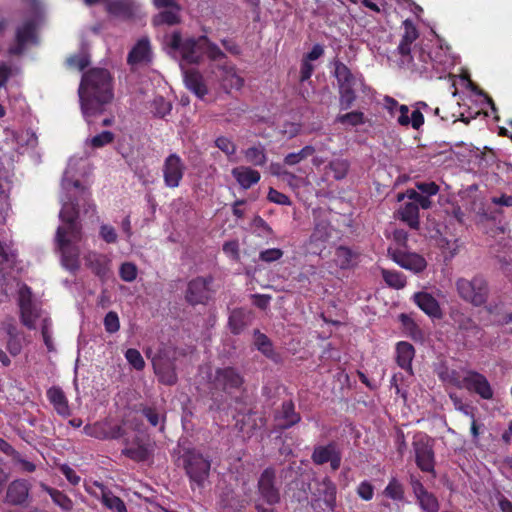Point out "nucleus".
I'll return each instance as SVG.
<instances>
[{"label": "nucleus", "instance_id": "20e7f679", "mask_svg": "<svg viewBox=\"0 0 512 512\" xmlns=\"http://www.w3.org/2000/svg\"><path fill=\"white\" fill-rule=\"evenodd\" d=\"M183 467L191 483L203 487L210 475L211 459L196 448L185 449L182 455Z\"/></svg>", "mask_w": 512, "mask_h": 512}, {"label": "nucleus", "instance_id": "7ed1b4c3", "mask_svg": "<svg viewBox=\"0 0 512 512\" xmlns=\"http://www.w3.org/2000/svg\"><path fill=\"white\" fill-rule=\"evenodd\" d=\"M455 286L458 296L474 307H480L488 300L489 285L482 275H475L471 279L460 277Z\"/></svg>", "mask_w": 512, "mask_h": 512}, {"label": "nucleus", "instance_id": "f3484780", "mask_svg": "<svg viewBox=\"0 0 512 512\" xmlns=\"http://www.w3.org/2000/svg\"><path fill=\"white\" fill-rule=\"evenodd\" d=\"M18 306L21 323L30 330L35 329V322L39 317V313L33 303L32 290L27 284H23L19 288Z\"/></svg>", "mask_w": 512, "mask_h": 512}, {"label": "nucleus", "instance_id": "7c9ffc66", "mask_svg": "<svg viewBox=\"0 0 512 512\" xmlns=\"http://www.w3.org/2000/svg\"><path fill=\"white\" fill-rule=\"evenodd\" d=\"M154 372L157 375L159 381L168 386L175 385L178 377L174 367V364L170 361L154 360L153 361Z\"/></svg>", "mask_w": 512, "mask_h": 512}, {"label": "nucleus", "instance_id": "680f3d73", "mask_svg": "<svg viewBox=\"0 0 512 512\" xmlns=\"http://www.w3.org/2000/svg\"><path fill=\"white\" fill-rule=\"evenodd\" d=\"M119 276L125 282H132L137 277V267L132 262H125L121 264L119 269Z\"/></svg>", "mask_w": 512, "mask_h": 512}, {"label": "nucleus", "instance_id": "ea45409f", "mask_svg": "<svg viewBox=\"0 0 512 512\" xmlns=\"http://www.w3.org/2000/svg\"><path fill=\"white\" fill-rule=\"evenodd\" d=\"M101 489V499L103 505L113 512H128L124 501L114 495L104 485H98Z\"/></svg>", "mask_w": 512, "mask_h": 512}, {"label": "nucleus", "instance_id": "cd10ccee", "mask_svg": "<svg viewBox=\"0 0 512 512\" xmlns=\"http://www.w3.org/2000/svg\"><path fill=\"white\" fill-rule=\"evenodd\" d=\"M186 88L194 93L199 99L204 100L208 94V88L202 74L197 69H187L184 72Z\"/></svg>", "mask_w": 512, "mask_h": 512}, {"label": "nucleus", "instance_id": "c9c22d12", "mask_svg": "<svg viewBox=\"0 0 512 512\" xmlns=\"http://www.w3.org/2000/svg\"><path fill=\"white\" fill-rule=\"evenodd\" d=\"M399 219L411 229L418 230L420 226L418 205L411 200L404 203L398 210Z\"/></svg>", "mask_w": 512, "mask_h": 512}, {"label": "nucleus", "instance_id": "6ab92c4d", "mask_svg": "<svg viewBox=\"0 0 512 512\" xmlns=\"http://www.w3.org/2000/svg\"><path fill=\"white\" fill-rule=\"evenodd\" d=\"M78 206L77 202H66L63 204L59 213V217L64 223L62 227L66 228L67 234L75 241H81L82 239V225L79 222Z\"/></svg>", "mask_w": 512, "mask_h": 512}, {"label": "nucleus", "instance_id": "a211bd4d", "mask_svg": "<svg viewBox=\"0 0 512 512\" xmlns=\"http://www.w3.org/2000/svg\"><path fill=\"white\" fill-rule=\"evenodd\" d=\"M31 483L24 478L14 479L7 485L5 503L11 506L28 507L31 502Z\"/></svg>", "mask_w": 512, "mask_h": 512}, {"label": "nucleus", "instance_id": "393cba45", "mask_svg": "<svg viewBox=\"0 0 512 512\" xmlns=\"http://www.w3.org/2000/svg\"><path fill=\"white\" fill-rule=\"evenodd\" d=\"M415 304L429 317L440 319L443 316L442 309L437 299L428 292H417L413 296Z\"/></svg>", "mask_w": 512, "mask_h": 512}, {"label": "nucleus", "instance_id": "79ce46f5", "mask_svg": "<svg viewBox=\"0 0 512 512\" xmlns=\"http://www.w3.org/2000/svg\"><path fill=\"white\" fill-rule=\"evenodd\" d=\"M139 411L141 414L146 418V420L149 422V424L153 427H159V430L161 432L165 429V414L161 415L156 407L154 406H148L141 404L139 406Z\"/></svg>", "mask_w": 512, "mask_h": 512}, {"label": "nucleus", "instance_id": "b1692460", "mask_svg": "<svg viewBox=\"0 0 512 512\" xmlns=\"http://www.w3.org/2000/svg\"><path fill=\"white\" fill-rule=\"evenodd\" d=\"M301 416L295 410L292 400L284 401L281 408L275 413L276 426L280 430H286L298 424Z\"/></svg>", "mask_w": 512, "mask_h": 512}, {"label": "nucleus", "instance_id": "58836bf2", "mask_svg": "<svg viewBox=\"0 0 512 512\" xmlns=\"http://www.w3.org/2000/svg\"><path fill=\"white\" fill-rule=\"evenodd\" d=\"M40 488L48 493L54 504L59 506L63 511L69 512L73 509V501L64 492L50 487L45 483H40Z\"/></svg>", "mask_w": 512, "mask_h": 512}, {"label": "nucleus", "instance_id": "2eb2a0df", "mask_svg": "<svg viewBox=\"0 0 512 512\" xmlns=\"http://www.w3.org/2000/svg\"><path fill=\"white\" fill-rule=\"evenodd\" d=\"M37 24L35 20H26L15 31L14 43L8 47L10 56H21L26 51L28 44H37Z\"/></svg>", "mask_w": 512, "mask_h": 512}, {"label": "nucleus", "instance_id": "72a5a7b5", "mask_svg": "<svg viewBox=\"0 0 512 512\" xmlns=\"http://www.w3.org/2000/svg\"><path fill=\"white\" fill-rule=\"evenodd\" d=\"M250 322V312L243 308H236L231 311L228 318V327L232 334L239 335Z\"/></svg>", "mask_w": 512, "mask_h": 512}, {"label": "nucleus", "instance_id": "603ef678", "mask_svg": "<svg viewBox=\"0 0 512 512\" xmlns=\"http://www.w3.org/2000/svg\"><path fill=\"white\" fill-rule=\"evenodd\" d=\"M382 277L385 283L394 289H402L406 286V277L403 273L398 271H391L387 269L382 270Z\"/></svg>", "mask_w": 512, "mask_h": 512}, {"label": "nucleus", "instance_id": "39448f33", "mask_svg": "<svg viewBox=\"0 0 512 512\" xmlns=\"http://www.w3.org/2000/svg\"><path fill=\"white\" fill-rule=\"evenodd\" d=\"M55 241L61 254V264L68 271L75 273L80 268V249L77 246L79 241H75L67 234L65 227H58Z\"/></svg>", "mask_w": 512, "mask_h": 512}, {"label": "nucleus", "instance_id": "a19ab883", "mask_svg": "<svg viewBox=\"0 0 512 512\" xmlns=\"http://www.w3.org/2000/svg\"><path fill=\"white\" fill-rule=\"evenodd\" d=\"M398 319L401 323L405 336L410 337L413 340H419L423 337L422 330L410 315L401 313L398 316Z\"/></svg>", "mask_w": 512, "mask_h": 512}, {"label": "nucleus", "instance_id": "f8f14e48", "mask_svg": "<svg viewBox=\"0 0 512 512\" xmlns=\"http://www.w3.org/2000/svg\"><path fill=\"white\" fill-rule=\"evenodd\" d=\"M213 281L214 278L211 275L191 279L187 284L185 300L192 306L208 304L214 293L211 288Z\"/></svg>", "mask_w": 512, "mask_h": 512}, {"label": "nucleus", "instance_id": "423d86ee", "mask_svg": "<svg viewBox=\"0 0 512 512\" xmlns=\"http://www.w3.org/2000/svg\"><path fill=\"white\" fill-rule=\"evenodd\" d=\"M212 385L216 390L232 396L245 390V379L237 368L226 366L215 370Z\"/></svg>", "mask_w": 512, "mask_h": 512}, {"label": "nucleus", "instance_id": "2f4dec72", "mask_svg": "<svg viewBox=\"0 0 512 512\" xmlns=\"http://www.w3.org/2000/svg\"><path fill=\"white\" fill-rule=\"evenodd\" d=\"M415 356V349L412 344L406 341H400L396 345V362L399 367L410 374L412 371V360Z\"/></svg>", "mask_w": 512, "mask_h": 512}, {"label": "nucleus", "instance_id": "5701e85b", "mask_svg": "<svg viewBox=\"0 0 512 512\" xmlns=\"http://www.w3.org/2000/svg\"><path fill=\"white\" fill-rule=\"evenodd\" d=\"M85 265L101 281L107 280L110 273L111 260L102 253L89 251L84 255Z\"/></svg>", "mask_w": 512, "mask_h": 512}, {"label": "nucleus", "instance_id": "4c0bfd02", "mask_svg": "<svg viewBox=\"0 0 512 512\" xmlns=\"http://www.w3.org/2000/svg\"><path fill=\"white\" fill-rule=\"evenodd\" d=\"M409 108L407 105H401L400 115L397 117V122L401 126L411 125L413 129L418 130L424 124V116L420 110L415 109L411 113V117L408 116Z\"/></svg>", "mask_w": 512, "mask_h": 512}, {"label": "nucleus", "instance_id": "aec40b11", "mask_svg": "<svg viewBox=\"0 0 512 512\" xmlns=\"http://www.w3.org/2000/svg\"><path fill=\"white\" fill-rule=\"evenodd\" d=\"M311 459L316 465L330 463L333 471L340 468L342 455L336 442L331 441L326 445H317L314 447Z\"/></svg>", "mask_w": 512, "mask_h": 512}, {"label": "nucleus", "instance_id": "c03bdc74", "mask_svg": "<svg viewBox=\"0 0 512 512\" xmlns=\"http://www.w3.org/2000/svg\"><path fill=\"white\" fill-rule=\"evenodd\" d=\"M199 41L202 43V55L205 54L211 61L226 59V54L206 35L199 36Z\"/></svg>", "mask_w": 512, "mask_h": 512}, {"label": "nucleus", "instance_id": "8fccbe9b", "mask_svg": "<svg viewBox=\"0 0 512 512\" xmlns=\"http://www.w3.org/2000/svg\"><path fill=\"white\" fill-rule=\"evenodd\" d=\"M316 152V149L312 145H306L298 152H292L287 154L283 162L285 165L294 166L299 164L300 162L306 160L308 157L312 156Z\"/></svg>", "mask_w": 512, "mask_h": 512}, {"label": "nucleus", "instance_id": "4d7b16f0", "mask_svg": "<svg viewBox=\"0 0 512 512\" xmlns=\"http://www.w3.org/2000/svg\"><path fill=\"white\" fill-rule=\"evenodd\" d=\"M336 121L341 124L358 126L365 123V115L361 111H352L346 114L338 115Z\"/></svg>", "mask_w": 512, "mask_h": 512}, {"label": "nucleus", "instance_id": "f03ea898", "mask_svg": "<svg viewBox=\"0 0 512 512\" xmlns=\"http://www.w3.org/2000/svg\"><path fill=\"white\" fill-rule=\"evenodd\" d=\"M333 65V75L338 85L339 105L341 110H348L353 106L356 100L355 87L358 83L363 84V76L362 74H354L351 69L340 60H335Z\"/></svg>", "mask_w": 512, "mask_h": 512}, {"label": "nucleus", "instance_id": "338daca9", "mask_svg": "<svg viewBox=\"0 0 512 512\" xmlns=\"http://www.w3.org/2000/svg\"><path fill=\"white\" fill-rule=\"evenodd\" d=\"M267 199L270 202L278 204V205L290 206L292 204V201L289 198V196H287L286 194H284L272 187L269 188V191L267 194Z\"/></svg>", "mask_w": 512, "mask_h": 512}, {"label": "nucleus", "instance_id": "412c9836", "mask_svg": "<svg viewBox=\"0 0 512 512\" xmlns=\"http://www.w3.org/2000/svg\"><path fill=\"white\" fill-rule=\"evenodd\" d=\"M153 4L157 9L165 8L153 18L155 26H174L181 22V6L175 0H153Z\"/></svg>", "mask_w": 512, "mask_h": 512}, {"label": "nucleus", "instance_id": "6e6d98bb", "mask_svg": "<svg viewBox=\"0 0 512 512\" xmlns=\"http://www.w3.org/2000/svg\"><path fill=\"white\" fill-rule=\"evenodd\" d=\"M151 107L154 116L159 118H164L166 115L170 114L172 110L171 103L162 96L155 97Z\"/></svg>", "mask_w": 512, "mask_h": 512}, {"label": "nucleus", "instance_id": "a18cd8bd", "mask_svg": "<svg viewBox=\"0 0 512 512\" xmlns=\"http://www.w3.org/2000/svg\"><path fill=\"white\" fill-rule=\"evenodd\" d=\"M244 157L246 161L253 166L262 167L267 162V155L264 146L261 144L252 146L244 150Z\"/></svg>", "mask_w": 512, "mask_h": 512}, {"label": "nucleus", "instance_id": "774afa93", "mask_svg": "<svg viewBox=\"0 0 512 512\" xmlns=\"http://www.w3.org/2000/svg\"><path fill=\"white\" fill-rule=\"evenodd\" d=\"M356 493L362 500L370 501L374 496V486L368 480H364L357 486Z\"/></svg>", "mask_w": 512, "mask_h": 512}, {"label": "nucleus", "instance_id": "e2e57ef3", "mask_svg": "<svg viewBox=\"0 0 512 512\" xmlns=\"http://www.w3.org/2000/svg\"><path fill=\"white\" fill-rule=\"evenodd\" d=\"M415 187L419 193L427 195L429 198L437 195L440 190L439 185L433 181L416 182Z\"/></svg>", "mask_w": 512, "mask_h": 512}, {"label": "nucleus", "instance_id": "49530a36", "mask_svg": "<svg viewBox=\"0 0 512 512\" xmlns=\"http://www.w3.org/2000/svg\"><path fill=\"white\" fill-rule=\"evenodd\" d=\"M417 504L424 512H439L440 503L437 497L428 490L422 492L416 497Z\"/></svg>", "mask_w": 512, "mask_h": 512}, {"label": "nucleus", "instance_id": "a878e982", "mask_svg": "<svg viewBox=\"0 0 512 512\" xmlns=\"http://www.w3.org/2000/svg\"><path fill=\"white\" fill-rule=\"evenodd\" d=\"M2 329L6 332L8 340L6 342V349L13 357L18 356L23 348L21 333L19 332L14 319L10 318L1 323Z\"/></svg>", "mask_w": 512, "mask_h": 512}, {"label": "nucleus", "instance_id": "c85d7f7f", "mask_svg": "<svg viewBox=\"0 0 512 512\" xmlns=\"http://www.w3.org/2000/svg\"><path fill=\"white\" fill-rule=\"evenodd\" d=\"M46 396L58 415L62 417L71 415L68 399L60 386H51L47 390Z\"/></svg>", "mask_w": 512, "mask_h": 512}, {"label": "nucleus", "instance_id": "bb28decb", "mask_svg": "<svg viewBox=\"0 0 512 512\" xmlns=\"http://www.w3.org/2000/svg\"><path fill=\"white\" fill-rule=\"evenodd\" d=\"M151 46L147 37L139 39L129 51L127 63L131 66L141 63H149L151 61Z\"/></svg>", "mask_w": 512, "mask_h": 512}, {"label": "nucleus", "instance_id": "f257e3e1", "mask_svg": "<svg viewBox=\"0 0 512 512\" xmlns=\"http://www.w3.org/2000/svg\"><path fill=\"white\" fill-rule=\"evenodd\" d=\"M114 78L105 68H91L84 72L78 88L81 112L90 125L93 118L105 111L114 99Z\"/></svg>", "mask_w": 512, "mask_h": 512}, {"label": "nucleus", "instance_id": "09e8293b", "mask_svg": "<svg viewBox=\"0 0 512 512\" xmlns=\"http://www.w3.org/2000/svg\"><path fill=\"white\" fill-rule=\"evenodd\" d=\"M122 454L135 462H144L148 460L151 452L145 444L138 443L137 446L124 448Z\"/></svg>", "mask_w": 512, "mask_h": 512}, {"label": "nucleus", "instance_id": "37998d69", "mask_svg": "<svg viewBox=\"0 0 512 512\" xmlns=\"http://www.w3.org/2000/svg\"><path fill=\"white\" fill-rule=\"evenodd\" d=\"M221 69L224 72V77H223L222 81H223V86L225 88L237 89V90L242 88V86L244 84V80L242 77H240L237 74L236 68L234 65L225 64L221 67Z\"/></svg>", "mask_w": 512, "mask_h": 512}, {"label": "nucleus", "instance_id": "1a4fd4ad", "mask_svg": "<svg viewBox=\"0 0 512 512\" xmlns=\"http://www.w3.org/2000/svg\"><path fill=\"white\" fill-rule=\"evenodd\" d=\"M452 319L456 326L459 340L466 349L476 347L477 343L482 339L483 329L468 315L462 312H456L452 315Z\"/></svg>", "mask_w": 512, "mask_h": 512}, {"label": "nucleus", "instance_id": "4be33fe9", "mask_svg": "<svg viewBox=\"0 0 512 512\" xmlns=\"http://www.w3.org/2000/svg\"><path fill=\"white\" fill-rule=\"evenodd\" d=\"M388 252L392 260L406 270L420 273L427 267L425 258L417 253L406 252L401 249H389Z\"/></svg>", "mask_w": 512, "mask_h": 512}, {"label": "nucleus", "instance_id": "c756f323", "mask_svg": "<svg viewBox=\"0 0 512 512\" xmlns=\"http://www.w3.org/2000/svg\"><path fill=\"white\" fill-rule=\"evenodd\" d=\"M231 173L237 183L245 190L257 184L261 179V175L257 170L247 166L235 167Z\"/></svg>", "mask_w": 512, "mask_h": 512}, {"label": "nucleus", "instance_id": "f704fd0d", "mask_svg": "<svg viewBox=\"0 0 512 512\" xmlns=\"http://www.w3.org/2000/svg\"><path fill=\"white\" fill-rule=\"evenodd\" d=\"M404 34L402 35V39L398 45V52L402 56H409L411 53V45L418 38L419 33L413 24V22L409 19L403 22Z\"/></svg>", "mask_w": 512, "mask_h": 512}, {"label": "nucleus", "instance_id": "ddd939ff", "mask_svg": "<svg viewBox=\"0 0 512 512\" xmlns=\"http://www.w3.org/2000/svg\"><path fill=\"white\" fill-rule=\"evenodd\" d=\"M257 493L259 498L269 506L280 503V487L277 485L276 470L273 467L265 468L257 482Z\"/></svg>", "mask_w": 512, "mask_h": 512}, {"label": "nucleus", "instance_id": "de8ad7c7", "mask_svg": "<svg viewBox=\"0 0 512 512\" xmlns=\"http://www.w3.org/2000/svg\"><path fill=\"white\" fill-rule=\"evenodd\" d=\"M254 344L257 350H259L267 358L273 359L275 357L272 341L258 329L254 331Z\"/></svg>", "mask_w": 512, "mask_h": 512}, {"label": "nucleus", "instance_id": "e433bc0d", "mask_svg": "<svg viewBox=\"0 0 512 512\" xmlns=\"http://www.w3.org/2000/svg\"><path fill=\"white\" fill-rule=\"evenodd\" d=\"M106 8L110 15L122 19H130L134 15L133 4L129 0H112Z\"/></svg>", "mask_w": 512, "mask_h": 512}, {"label": "nucleus", "instance_id": "0e129e2a", "mask_svg": "<svg viewBox=\"0 0 512 512\" xmlns=\"http://www.w3.org/2000/svg\"><path fill=\"white\" fill-rule=\"evenodd\" d=\"M104 327L106 332L113 334L119 331L120 321L115 311H109L104 317Z\"/></svg>", "mask_w": 512, "mask_h": 512}, {"label": "nucleus", "instance_id": "dca6fc26", "mask_svg": "<svg viewBox=\"0 0 512 512\" xmlns=\"http://www.w3.org/2000/svg\"><path fill=\"white\" fill-rule=\"evenodd\" d=\"M186 166L177 153L169 154L163 162L162 174L166 187L174 189L180 186L184 177Z\"/></svg>", "mask_w": 512, "mask_h": 512}, {"label": "nucleus", "instance_id": "9b49d317", "mask_svg": "<svg viewBox=\"0 0 512 512\" xmlns=\"http://www.w3.org/2000/svg\"><path fill=\"white\" fill-rule=\"evenodd\" d=\"M332 236L330 220L322 215L314 217V227L306 247L310 254L321 255Z\"/></svg>", "mask_w": 512, "mask_h": 512}, {"label": "nucleus", "instance_id": "9d476101", "mask_svg": "<svg viewBox=\"0 0 512 512\" xmlns=\"http://www.w3.org/2000/svg\"><path fill=\"white\" fill-rule=\"evenodd\" d=\"M311 504L314 509L334 511L336 506V485L329 477L315 480L311 490Z\"/></svg>", "mask_w": 512, "mask_h": 512}, {"label": "nucleus", "instance_id": "473e14b6", "mask_svg": "<svg viewBox=\"0 0 512 512\" xmlns=\"http://www.w3.org/2000/svg\"><path fill=\"white\" fill-rule=\"evenodd\" d=\"M359 253L351 248L340 245L335 250V262L342 270H349L357 266Z\"/></svg>", "mask_w": 512, "mask_h": 512}, {"label": "nucleus", "instance_id": "5fc2aeb1", "mask_svg": "<svg viewBox=\"0 0 512 512\" xmlns=\"http://www.w3.org/2000/svg\"><path fill=\"white\" fill-rule=\"evenodd\" d=\"M383 493L392 500L401 501L404 498V487L396 478H392Z\"/></svg>", "mask_w": 512, "mask_h": 512}, {"label": "nucleus", "instance_id": "052dcab7", "mask_svg": "<svg viewBox=\"0 0 512 512\" xmlns=\"http://www.w3.org/2000/svg\"><path fill=\"white\" fill-rule=\"evenodd\" d=\"M125 358L128 363L137 371H141L145 367V361L141 353L135 348H129L125 352Z\"/></svg>", "mask_w": 512, "mask_h": 512}, {"label": "nucleus", "instance_id": "bf43d9fd", "mask_svg": "<svg viewBox=\"0 0 512 512\" xmlns=\"http://www.w3.org/2000/svg\"><path fill=\"white\" fill-rule=\"evenodd\" d=\"M214 145L221 150L228 158L232 157L237 150L236 144L226 136H219L214 140Z\"/></svg>", "mask_w": 512, "mask_h": 512}, {"label": "nucleus", "instance_id": "13d9d810", "mask_svg": "<svg viewBox=\"0 0 512 512\" xmlns=\"http://www.w3.org/2000/svg\"><path fill=\"white\" fill-rule=\"evenodd\" d=\"M251 226L258 232L260 237H273L274 231L270 225L260 216L256 215L251 221Z\"/></svg>", "mask_w": 512, "mask_h": 512}, {"label": "nucleus", "instance_id": "6e6552de", "mask_svg": "<svg viewBox=\"0 0 512 512\" xmlns=\"http://www.w3.org/2000/svg\"><path fill=\"white\" fill-rule=\"evenodd\" d=\"M412 447L417 467L422 472L429 473L435 478V454L432 439L426 434L419 433L414 436Z\"/></svg>", "mask_w": 512, "mask_h": 512}, {"label": "nucleus", "instance_id": "0eeeda50", "mask_svg": "<svg viewBox=\"0 0 512 512\" xmlns=\"http://www.w3.org/2000/svg\"><path fill=\"white\" fill-rule=\"evenodd\" d=\"M167 45L181 54L187 64H199L202 60V43L198 38L182 39L179 31H174L167 40Z\"/></svg>", "mask_w": 512, "mask_h": 512}, {"label": "nucleus", "instance_id": "3c124183", "mask_svg": "<svg viewBox=\"0 0 512 512\" xmlns=\"http://www.w3.org/2000/svg\"><path fill=\"white\" fill-rule=\"evenodd\" d=\"M407 197L412 202L416 203L418 205V209L421 207L422 209L426 210L431 208L432 206V200L427 195H423L419 193L416 190L409 189L406 191L405 194H398L397 199L398 201L403 200L404 197Z\"/></svg>", "mask_w": 512, "mask_h": 512}, {"label": "nucleus", "instance_id": "864d4df0", "mask_svg": "<svg viewBox=\"0 0 512 512\" xmlns=\"http://www.w3.org/2000/svg\"><path fill=\"white\" fill-rule=\"evenodd\" d=\"M329 169L333 173V177L336 180H342L347 176L349 171L350 163L346 159L336 158L330 161L328 165Z\"/></svg>", "mask_w": 512, "mask_h": 512}, {"label": "nucleus", "instance_id": "4468645a", "mask_svg": "<svg viewBox=\"0 0 512 512\" xmlns=\"http://www.w3.org/2000/svg\"><path fill=\"white\" fill-rule=\"evenodd\" d=\"M454 384L459 388H465L471 393H475L483 400H491L494 391L486 376L474 371H466L461 381H455Z\"/></svg>", "mask_w": 512, "mask_h": 512}, {"label": "nucleus", "instance_id": "69168bd1", "mask_svg": "<svg viewBox=\"0 0 512 512\" xmlns=\"http://www.w3.org/2000/svg\"><path fill=\"white\" fill-rule=\"evenodd\" d=\"M114 134L110 131H103L90 140L91 146L93 148H101L105 145H108L114 141Z\"/></svg>", "mask_w": 512, "mask_h": 512}]
</instances>
